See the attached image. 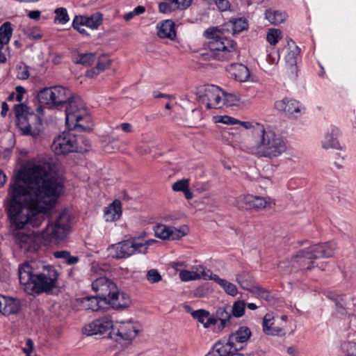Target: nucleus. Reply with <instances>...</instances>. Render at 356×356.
Listing matches in <instances>:
<instances>
[{
  "instance_id": "1",
  "label": "nucleus",
  "mask_w": 356,
  "mask_h": 356,
  "mask_svg": "<svg viewBox=\"0 0 356 356\" xmlns=\"http://www.w3.org/2000/svg\"><path fill=\"white\" fill-rule=\"evenodd\" d=\"M63 188L51 165L38 161L24 166L10 179L3 204L11 226L38 228L51 216V209Z\"/></svg>"
},
{
  "instance_id": "2",
  "label": "nucleus",
  "mask_w": 356,
  "mask_h": 356,
  "mask_svg": "<svg viewBox=\"0 0 356 356\" xmlns=\"http://www.w3.org/2000/svg\"><path fill=\"white\" fill-rule=\"evenodd\" d=\"M18 276L24 291L35 296L56 289L59 273L53 266L41 265L40 268L36 261H30L19 266Z\"/></svg>"
},
{
  "instance_id": "3",
  "label": "nucleus",
  "mask_w": 356,
  "mask_h": 356,
  "mask_svg": "<svg viewBox=\"0 0 356 356\" xmlns=\"http://www.w3.org/2000/svg\"><path fill=\"white\" fill-rule=\"evenodd\" d=\"M239 148L246 152L255 153L260 156L273 159L284 153L287 146L283 138L273 131H266L264 128L254 142L249 139L241 141Z\"/></svg>"
},
{
  "instance_id": "4",
  "label": "nucleus",
  "mask_w": 356,
  "mask_h": 356,
  "mask_svg": "<svg viewBox=\"0 0 356 356\" xmlns=\"http://www.w3.org/2000/svg\"><path fill=\"white\" fill-rule=\"evenodd\" d=\"M204 35L209 40L207 47L208 54L216 60L230 61L239 56L236 43L227 38L218 28H210L205 31Z\"/></svg>"
},
{
  "instance_id": "5",
  "label": "nucleus",
  "mask_w": 356,
  "mask_h": 356,
  "mask_svg": "<svg viewBox=\"0 0 356 356\" xmlns=\"http://www.w3.org/2000/svg\"><path fill=\"white\" fill-rule=\"evenodd\" d=\"M65 123L68 129L89 131L91 129L90 117L86 109L83 99L72 96L65 105Z\"/></svg>"
},
{
  "instance_id": "6",
  "label": "nucleus",
  "mask_w": 356,
  "mask_h": 356,
  "mask_svg": "<svg viewBox=\"0 0 356 356\" xmlns=\"http://www.w3.org/2000/svg\"><path fill=\"white\" fill-rule=\"evenodd\" d=\"M149 245V241H142L136 238L124 240L112 245L114 251L113 257L127 259L135 254L145 253Z\"/></svg>"
},
{
  "instance_id": "7",
  "label": "nucleus",
  "mask_w": 356,
  "mask_h": 356,
  "mask_svg": "<svg viewBox=\"0 0 356 356\" xmlns=\"http://www.w3.org/2000/svg\"><path fill=\"white\" fill-rule=\"evenodd\" d=\"M73 129L64 131L53 141L51 147L56 154H67L71 152H83L84 149L79 145L77 136Z\"/></svg>"
},
{
  "instance_id": "8",
  "label": "nucleus",
  "mask_w": 356,
  "mask_h": 356,
  "mask_svg": "<svg viewBox=\"0 0 356 356\" xmlns=\"http://www.w3.org/2000/svg\"><path fill=\"white\" fill-rule=\"evenodd\" d=\"M223 91L214 85L204 86L197 89L196 99L207 110L220 108L223 106Z\"/></svg>"
},
{
  "instance_id": "9",
  "label": "nucleus",
  "mask_w": 356,
  "mask_h": 356,
  "mask_svg": "<svg viewBox=\"0 0 356 356\" xmlns=\"http://www.w3.org/2000/svg\"><path fill=\"white\" fill-rule=\"evenodd\" d=\"M13 111L17 124L23 134L35 138L38 135V132L35 130H32L30 121L32 120H39L38 115L33 111H31L30 108L23 103L15 105Z\"/></svg>"
},
{
  "instance_id": "10",
  "label": "nucleus",
  "mask_w": 356,
  "mask_h": 356,
  "mask_svg": "<svg viewBox=\"0 0 356 356\" xmlns=\"http://www.w3.org/2000/svg\"><path fill=\"white\" fill-rule=\"evenodd\" d=\"M113 329L114 325L112 318L109 316H104L86 325L83 332L88 336L106 334L110 338H113Z\"/></svg>"
},
{
  "instance_id": "11",
  "label": "nucleus",
  "mask_w": 356,
  "mask_h": 356,
  "mask_svg": "<svg viewBox=\"0 0 356 356\" xmlns=\"http://www.w3.org/2000/svg\"><path fill=\"white\" fill-rule=\"evenodd\" d=\"M336 249L335 244L332 243L315 244L297 253L296 261L300 259H316L321 257H330L334 254Z\"/></svg>"
},
{
  "instance_id": "12",
  "label": "nucleus",
  "mask_w": 356,
  "mask_h": 356,
  "mask_svg": "<svg viewBox=\"0 0 356 356\" xmlns=\"http://www.w3.org/2000/svg\"><path fill=\"white\" fill-rule=\"evenodd\" d=\"M15 243L24 252L33 253L38 251L42 243V238L34 232L25 233L17 231L14 233Z\"/></svg>"
},
{
  "instance_id": "13",
  "label": "nucleus",
  "mask_w": 356,
  "mask_h": 356,
  "mask_svg": "<svg viewBox=\"0 0 356 356\" xmlns=\"http://www.w3.org/2000/svg\"><path fill=\"white\" fill-rule=\"evenodd\" d=\"M70 229V216L66 213H61L55 223L49 227L47 225L48 234L51 239L62 240L68 234Z\"/></svg>"
},
{
  "instance_id": "14",
  "label": "nucleus",
  "mask_w": 356,
  "mask_h": 356,
  "mask_svg": "<svg viewBox=\"0 0 356 356\" xmlns=\"http://www.w3.org/2000/svg\"><path fill=\"white\" fill-rule=\"evenodd\" d=\"M118 325H114L113 339L115 341H131L137 336L139 329L133 321L117 322Z\"/></svg>"
},
{
  "instance_id": "15",
  "label": "nucleus",
  "mask_w": 356,
  "mask_h": 356,
  "mask_svg": "<svg viewBox=\"0 0 356 356\" xmlns=\"http://www.w3.org/2000/svg\"><path fill=\"white\" fill-rule=\"evenodd\" d=\"M237 202L240 207L246 210H261L271 206L270 197H264L250 194L240 196L237 200Z\"/></svg>"
},
{
  "instance_id": "16",
  "label": "nucleus",
  "mask_w": 356,
  "mask_h": 356,
  "mask_svg": "<svg viewBox=\"0 0 356 356\" xmlns=\"http://www.w3.org/2000/svg\"><path fill=\"white\" fill-rule=\"evenodd\" d=\"M92 289L99 298L104 302L108 296L116 289L115 283L106 277H99L92 282Z\"/></svg>"
},
{
  "instance_id": "17",
  "label": "nucleus",
  "mask_w": 356,
  "mask_h": 356,
  "mask_svg": "<svg viewBox=\"0 0 356 356\" xmlns=\"http://www.w3.org/2000/svg\"><path fill=\"white\" fill-rule=\"evenodd\" d=\"M241 337L234 333L229 335V339L225 343L219 341L215 344V349L218 353L219 356H226L232 349L234 351H238L243 348V343Z\"/></svg>"
},
{
  "instance_id": "18",
  "label": "nucleus",
  "mask_w": 356,
  "mask_h": 356,
  "mask_svg": "<svg viewBox=\"0 0 356 356\" xmlns=\"http://www.w3.org/2000/svg\"><path fill=\"white\" fill-rule=\"evenodd\" d=\"M104 302L112 308L118 309L127 307L131 303V300L129 295L120 291L116 286V289L108 296Z\"/></svg>"
},
{
  "instance_id": "19",
  "label": "nucleus",
  "mask_w": 356,
  "mask_h": 356,
  "mask_svg": "<svg viewBox=\"0 0 356 356\" xmlns=\"http://www.w3.org/2000/svg\"><path fill=\"white\" fill-rule=\"evenodd\" d=\"M275 107L289 118L293 117L295 113H300L301 111L300 102L293 99L284 98L277 101L275 103Z\"/></svg>"
},
{
  "instance_id": "20",
  "label": "nucleus",
  "mask_w": 356,
  "mask_h": 356,
  "mask_svg": "<svg viewBox=\"0 0 356 356\" xmlns=\"http://www.w3.org/2000/svg\"><path fill=\"white\" fill-rule=\"evenodd\" d=\"M155 236L163 240H178L183 237L185 234L172 227H168L165 225H158L154 228Z\"/></svg>"
},
{
  "instance_id": "21",
  "label": "nucleus",
  "mask_w": 356,
  "mask_h": 356,
  "mask_svg": "<svg viewBox=\"0 0 356 356\" xmlns=\"http://www.w3.org/2000/svg\"><path fill=\"white\" fill-rule=\"evenodd\" d=\"M192 3V0H163L159 4L161 13H169L177 10H185Z\"/></svg>"
},
{
  "instance_id": "22",
  "label": "nucleus",
  "mask_w": 356,
  "mask_h": 356,
  "mask_svg": "<svg viewBox=\"0 0 356 356\" xmlns=\"http://www.w3.org/2000/svg\"><path fill=\"white\" fill-rule=\"evenodd\" d=\"M103 15L100 13H95L90 16L76 15L75 24H83L92 30L97 29L102 24Z\"/></svg>"
},
{
  "instance_id": "23",
  "label": "nucleus",
  "mask_w": 356,
  "mask_h": 356,
  "mask_svg": "<svg viewBox=\"0 0 356 356\" xmlns=\"http://www.w3.org/2000/svg\"><path fill=\"white\" fill-rule=\"evenodd\" d=\"M339 133V129L337 127H330L322 140V147L325 149H336L342 150L343 147L337 140Z\"/></svg>"
},
{
  "instance_id": "24",
  "label": "nucleus",
  "mask_w": 356,
  "mask_h": 356,
  "mask_svg": "<svg viewBox=\"0 0 356 356\" xmlns=\"http://www.w3.org/2000/svg\"><path fill=\"white\" fill-rule=\"evenodd\" d=\"M52 88L54 106H65L73 96L71 90L65 87L56 86Z\"/></svg>"
},
{
  "instance_id": "25",
  "label": "nucleus",
  "mask_w": 356,
  "mask_h": 356,
  "mask_svg": "<svg viewBox=\"0 0 356 356\" xmlns=\"http://www.w3.org/2000/svg\"><path fill=\"white\" fill-rule=\"evenodd\" d=\"M19 310V302L15 298H0V313L5 316L17 314Z\"/></svg>"
},
{
  "instance_id": "26",
  "label": "nucleus",
  "mask_w": 356,
  "mask_h": 356,
  "mask_svg": "<svg viewBox=\"0 0 356 356\" xmlns=\"http://www.w3.org/2000/svg\"><path fill=\"white\" fill-rule=\"evenodd\" d=\"M263 331L266 334L282 336L284 335L283 330L278 326H274V316L272 314H266L262 322Z\"/></svg>"
},
{
  "instance_id": "27",
  "label": "nucleus",
  "mask_w": 356,
  "mask_h": 356,
  "mask_svg": "<svg viewBox=\"0 0 356 356\" xmlns=\"http://www.w3.org/2000/svg\"><path fill=\"white\" fill-rule=\"evenodd\" d=\"M122 215V204L120 200H115L109 206L104 208V216L107 222L118 220Z\"/></svg>"
},
{
  "instance_id": "28",
  "label": "nucleus",
  "mask_w": 356,
  "mask_h": 356,
  "mask_svg": "<svg viewBox=\"0 0 356 356\" xmlns=\"http://www.w3.org/2000/svg\"><path fill=\"white\" fill-rule=\"evenodd\" d=\"M157 35L160 38L174 40L176 37L175 24L172 20H165L157 25Z\"/></svg>"
},
{
  "instance_id": "29",
  "label": "nucleus",
  "mask_w": 356,
  "mask_h": 356,
  "mask_svg": "<svg viewBox=\"0 0 356 356\" xmlns=\"http://www.w3.org/2000/svg\"><path fill=\"white\" fill-rule=\"evenodd\" d=\"M238 124H240L245 129L250 130V137L244 139L243 141L249 139L251 142H254L257 136H259L264 129L263 124L256 122H241L238 120Z\"/></svg>"
},
{
  "instance_id": "30",
  "label": "nucleus",
  "mask_w": 356,
  "mask_h": 356,
  "mask_svg": "<svg viewBox=\"0 0 356 356\" xmlns=\"http://www.w3.org/2000/svg\"><path fill=\"white\" fill-rule=\"evenodd\" d=\"M248 22L242 18L234 19L227 22L222 29L223 31H231L233 34L239 33L248 28Z\"/></svg>"
},
{
  "instance_id": "31",
  "label": "nucleus",
  "mask_w": 356,
  "mask_h": 356,
  "mask_svg": "<svg viewBox=\"0 0 356 356\" xmlns=\"http://www.w3.org/2000/svg\"><path fill=\"white\" fill-rule=\"evenodd\" d=\"M216 317L220 321L218 330H222L225 326L229 325L232 316L231 314L230 307H220L216 312Z\"/></svg>"
},
{
  "instance_id": "32",
  "label": "nucleus",
  "mask_w": 356,
  "mask_h": 356,
  "mask_svg": "<svg viewBox=\"0 0 356 356\" xmlns=\"http://www.w3.org/2000/svg\"><path fill=\"white\" fill-rule=\"evenodd\" d=\"M110 65L111 60L106 55H102L99 57L95 67L90 70H88L86 72V75L89 77H93L94 76L99 74L102 71L108 68Z\"/></svg>"
},
{
  "instance_id": "33",
  "label": "nucleus",
  "mask_w": 356,
  "mask_h": 356,
  "mask_svg": "<svg viewBox=\"0 0 356 356\" xmlns=\"http://www.w3.org/2000/svg\"><path fill=\"white\" fill-rule=\"evenodd\" d=\"M38 99L41 104L54 106L53 88H44L38 93Z\"/></svg>"
},
{
  "instance_id": "34",
  "label": "nucleus",
  "mask_w": 356,
  "mask_h": 356,
  "mask_svg": "<svg viewBox=\"0 0 356 356\" xmlns=\"http://www.w3.org/2000/svg\"><path fill=\"white\" fill-rule=\"evenodd\" d=\"M233 70L232 75L236 80L240 82L246 81L250 76L249 69L243 64L235 65Z\"/></svg>"
},
{
  "instance_id": "35",
  "label": "nucleus",
  "mask_w": 356,
  "mask_h": 356,
  "mask_svg": "<svg viewBox=\"0 0 356 356\" xmlns=\"http://www.w3.org/2000/svg\"><path fill=\"white\" fill-rule=\"evenodd\" d=\"M265 17L271 24H279L286 20L287 15L284 12L268 10L265 13Z\"/></svg>"
},
{
  "instance_id": "36",
  "label": "nucleus",
  "mask_w": 356,
  "mask_h": 356,
  "mask_svg": "<svg viewBox=\"0 0 356 356\" xmlns=\"http://www.w3.org/2000/svg\"><path fill=\"white\" fill-rule=\"evenodd\" d=\"M13 28L9 22H4L0 26V44L8 45L13 34Z\"/></svg>"
},
{
  "instance_id": "37",
  "label": "nucleus",
  "mask_w": 356,
  "mask_h": 356,
  "mask_svg": "<svg viewBox=\"0 0 356 356\" xmlns=\"http://www.w3.org/2000/svg\"><path fill=\"white\" fill-rule=\"evenodd\" d=\"M53 255L56 259H63L67 265L72 266L77 264L80 258L78 256H72L67 250L55 251Z\"/></svg>"
},
{
  "instance_id": "38",
  "label": "nucleus",
  "mask_w": 356,
  "mask_h": 356,
  "mask_svg": "<svg viewBox=\"0 0 356 356\" xmlns=\"http://www.w3.org/2000/svg\"><path fill=\"white\" fill-rule=\"evenodd\" d=\"M236 281L244 289L250 290L253 286V279L249 273L242 271L236 275Z\"/></svg>"
},
{
  "instance_id": "39",
  "label": "nucleus",
  "mask_w": 356,
  "mask_h": 356,
  "mask_svg": "<svg viewBox=\"0 0 356 356\" xmlns=\"http://www.w3.org/2000/svg\"><path fill=\"white\" fill-rule=\"evenodd\" d=\"M98 296L85 297L81 300L82 307L86 310L98 312L101 309Z\"/></svg>"
},
{
  "instance_id": "40",
  "label": "nucleus",
  "mask_w": 356,
  "mask_h": 356,
  "mask_svg": "<svg viewBox=\"0 0 356 356\" xmlns=\"http://www.w3.org/2000/svg\"><path fill=\"white\" fill-rule=\"evenodd\" d=\"M288 45L289 46V51L286 56V60L291 65H296L300 57V49L293 41H291V44L288 42Z\"/></svg>"
},
{
  "instance_id": "41",
  "label": "nucleus",
  "mask_w": 356,
  "mask_h": 356,
  "mask_svg": "<svg viewBox=\"0 0 356 356\" xmlns=\"http://www.w3.org/2000/svg\"><path fill=\"white\" fill-rule=\"evenodd\" d=\"M214 281L218 283L227 294L232 296H235L237 294L238 289L234 284L226 280L221 279L219 277H214Z\"/></svg>"
},
{
  "instance_id": "42",
  "label": "nucleus",
  "mask_w": 356,
  "mask_h": 356,
  "mask_svg": "<svg viewBox=\"0 0 356 356\" xmlns=\"http://www.w3.org/2000/svg\"><path fill=\"white\" fill-rule=\"evenodd\" d=\"M23 32L26 38L30 40H40L43 36L42 30L38 26L25 28Z\"/></svg>"
},
{
  "instance_id": "43",
  "label": "nucleus",
  "mask_w": 356,
  "mask_h": 356,
  "mask_svg": "<svg viewBox=\"0 0 356 356\" xmlns=\"http://www.w3.org/2000/svg\"><path fill=\"white\" fill-rule=\"evenodd\" d=\"M297 257V254L293 256L291 259V263L293 267L294 268H305L306 266V268L307 270L312 269L314 266V261H311L312 259H300L299 261H296L295 259Z\"/></svg>"
},
{
  "instance_id": "44",
  "label": "nucleus",
  "mask_w": 356,
  "mask_h": 356,
  "mask_svg": "<svg viewBox=\"0 0 356 356\" xmlns=\"http://www.w3.org/2000/svg\"><path fill=\"white\" fill-rule=\"evenodd\" d=\"M281 38V31L277 29H270L266 34V40L271 45H275Z\"/></svg>"
},
{
  "instance_id": "45",
  "label": "nucleus",
  "mask_w": 356,
  "mask_h": 356,
  "mask_svg": "<svg viewBox=\"0 0 356 356\" xmlns=\"http://www.w3.org/2000/svg\"><path fill=\"white\" fill-rule=\"evenodd\" d=\"M245 303L243 300H237L234 302L232 309H230L231 314L236 318L241 317L245 313Z\"/></svg>"
},
{
  "instance_id": "46",
  "label": "nucleus",
  "mask_w": 356,
  "mask_h": 356,
  "mask_svg": "<svg viewBox=\"0 0 356 356\" xmlns=\"http://www.w3.org/2000/svg\"><path fill=\"white\" fill-rule=\"evenodd\" d=\"M95 59V55L92 53L79 54L76 57V63L83 65H90Z\"/></svg>"
},
{
  "instance_id": "47",
  "label": "nucleus",
  "mask_w": 356,
  "mask_h": 356,
  "mask_svg": "<svg viewBox=\"0 0 356 356\" xmlns=\"http://www.w3.org/2000/svg\"><path fill=\"white\" fill-rule=\"evenodd\" d=\"M197 273L199 276V279L203 280H211L214 281V277H219L216 274H213L209 269H207L202 266H199L196 268Z\"/></svg>"
},
{
  "instance_id": "48",
  "label": "nucleus",
  "mask_w": 356,
  "mask_h": 356,
  "mask_svg": "<svg viewBox=\"0 0 356 356\" xmlns=\"http://www.w3.org/2000/svg\"><path fill=\"white\" fill-rule=\"evenodd\" d=\"M54 13L56 14L54 19L56 22H58L59 24H64L69 21L70 18L67 10L65 8H56Z\"/></svg>"
},
{
  "instance_id": "49",
  "label": "nucleus",
  "mask_w": 356,
  "mask_h": 356,
  "mask_svg": "<svg viewBox=\"0 0 356 356\" xmlns=\"http://www.w3.org/2000/svg\"><path fill=\"white\" fill-rule=\"evenodd\" d=\"M179 278L183 282L199 280L197 271H190L187 270H181L179 272Z\"/></svg>"
},
{
  "instance_id": "50",
  "label": "nucleus",
  "mask_w": 356,
  "mask_h": 356,
  "mask_svg": "<svg viewBox=\"0 0 356 356\" xmlns=\"http://www.w3.org/2000/svg\"><path fill=\"white\" fill-rule=\"evenodd\" d=\"M26 90L22 86H17L15 88V92H11L8 97V101H13L15 99L16 101L21 102L23 99V96Z\"/></svg>"
},
{
  "instance_id": "51",
  "label": "nucleus",
  "mask_w": 356,
  "mask_h": 356,
  "mask_svg": "<svg viewBox=\"0 0 356 356\" xmlns=\"http://www.w3.org/2000/svg\"><path fill=\"white\" fill-rule=\"evenodd\" d=\"M250 291L258 295L260 298L269 300L270 298V291L260 286H254L251 288Z\"/></svg>"
},
{
  "instance_id": "52",
  "label": "nucleus",
  "mask_w": 356,
  "mask_h": 356,
  "mask_svg": "<svg viewBox=\"0 0 356 356\" xmlns=\"http://www.w3.org/2000/svg\"><path fill=\"white\" fill-rule=\"evenodd\" d=\"M189 187V180L188 179H183L178 180L173 184L172 188L174 191L183 192Z\"/></svg>"
},
{
  "instance_id": "53",
  "label": "nucleus",
  "mask_w": 356,
  "mask_h": 356,
  "mask_svg": "<svg viewBox=\"0 0 356 356\" xmlns=\"http://www.w3.org/2000/svg\"><path fill=\"white\" fill-rule=\"evenodd\" d=\"M234 333L239 336L245 343L248 341L251 336V332L247 327H241Z\"/></svg>"
},
{
  "instance_id": "54",
  "label": "nucleus",
  "mask_w": 356,
  "mask_h": 356,
  "mask_svg": "<svg viewBox=\"0 0 356 356\" xmlns=\"http://www.w3.org/2000/svg\"><path fill=\"white\" fill-rule=\"evenodd\" d=\"M147 279L151 283H156L161 280V275L156 269H151L147 273Z\"/></svg>"
},
{
  "instance_id": "55",
  "label": "nucleus",
  "mask_w": 356,
  "mask_h": 356,
  "mask_svg": "<svg viewBox=\"0 0 356 356\" xmlns=\"http://www.w3.org/2000/svg\"><path fill=\"white\" fill-rule=\"evenodd\" d=\"M209 315V313L204 309H199L194 311L192 313L193 318H196L200 323L204 324L207 317Z\"/></svg>"
},
{
  "instance_id": "56",
  "label": "nucleus",
  "mask_w": 356,
  "mask_h": 356,
  "mask_svg": "<svg viewBox=\"0 0 356 356\" xmlns=\"http://www.w3.org/2000/svg\"><path fill=\"white\" fill-rule=\"evenodd\" d=\"M222 101H223V106H232L235 104L238 101V97L230 93H225L223 92V97H222Z\"/></svg>"
},
{
  "instance_id": "57",
  "label": "nucleus",
  "mask_w": 356,
  "mask_h": 356,
  "mask_svg": "<svg viewBox=\"0 0 356 356\" xmlns=\"http://www.w3.org/2000/svg\"><path fill=\"white\" fill-rule=\"evenodd\" d=\"M29 76V67L26 65L19 66L17 68V78L21 80L27 79Z\"/></svg>"
},
{
  "instance_id": "58",
  "label": "nucleus",
  "mask_w": 356,
  "mask_h": 356,
  "mask_svg": "<svg viewBox=\"0 0 356 356\" xmlns=\"http://www.w3.org/2000/svg\"><path fill=\"white\" fill-rule=\"evenodd\" d=\"M218 122L225 124H238V120L228 115H223L220 116V120Z\"/></svg>"
},
{
  "instance_id": "59",
  "label": "nucleus",
  "mask_w": 356,
  "mask_h": 356,
  "mask_svg": "<svg viewBox=\"0 0 356 356\" xmlns=\"http://www.w3.org/2000/svg\"><path fill=\"white\" fill-rule=\"evenodd\" d=\"M8 51V45L0 44V63H6L7 60L6 55Z\"/></svg>"
},
{
  "instance_id": "60",
  "label": "nucleus",
  "mask_w": 356,
  "mask_h": 356,
  "mask_svg": "<svg viewBox=\"0 0 356 356\" xmlns=\"http://www.w3.org/2000/svg\"><path fill=\"white\" fill-rule=\"evenodd\" d=\"M344 356H356V343L349 342L346 348V354Z\"/></svg>"
},
{
  "instance_id": "61",
  "label": "nucleus",
  "mask_w": 356,
  "mask_h": 356,
  "mask_svg": "<svg viewBox=\"0 0 356 356\" xmlns=\"http://www.w3.org/2000/svg\"><path fill=\"white\" fill-rule=\"evenodd\" d=\"M335 302L337 311L341 314H345V302L342 298H337L335 299Z\"/></svg>"
},
{
  "instance_id": "62",
  "label": "nucleus",
  "mask_w": 356,
  "mask_h": 356,
  "mask_svg": "<svg viewBox=\"0 0 356 356\" xmlns=\"http://www.w3.org/2000/svg\"><path fill=\"white\" fill-rule=\"evenodd\" d=\"M79 145H81L83 149V152H87L90 147L89 140L82 136H77Z\"/></svg>"
},
{
  "instance_id": "63",
  "label": "nucleus",
  "mask_w": 356,
  "mask_h": 356,
  "mask_svg": "<svg viewBox=\"0 0 356 356\" xmlns=\"http://www.w3.org/2000/svg\"><path fill=\"white\" fill-rule=\"evenodd\" d=\"M218 9L221 11L226 10L229 7L227 0H213Z\"/></svg>"
},
{
  "instance_id": "64",
  "label": "nucleus",
  "mask_w": 356,
  "mask_h": 356,
  "mask_svg": "<svg viewBox=\"0 0 356 356\" xmlns=\"http://www.w3.org/2000/svg\"><path fill=\"white\" fill-rule=\"evenodd\" d=\"M119 128H120L125 133H131L134 131L132 124L128 122L122 123L115 127V129Z\"/></svg>"
}]
</instances>
